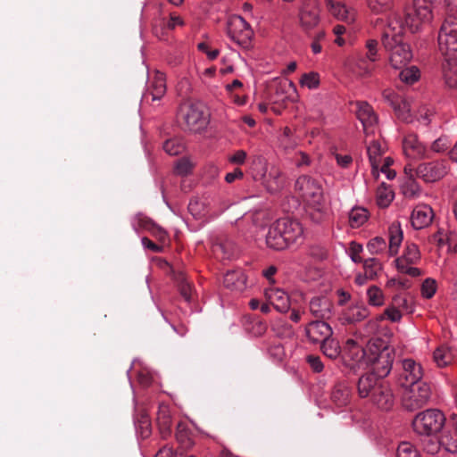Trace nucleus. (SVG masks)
<instances>
[{"label": "nucleus", "instance_id": "nucleus-1", "mask_svg": "<svg viewBox=\"0 0 457 457\" xmlns=\"http://www.w3.org/2000/svg\"><path fill=\"white\" fill-rule=\"evenodd\" d=\"M210 120V109L201 101L187 100L178 107L177 122L184 131L202 133L208 128Z\"/></svg>", "mask_w": 457, "mask_h": 457}, {"label": "nucleus", "instance_id": "nucleus-2", "mask_svg": "<svg viewBox=\"0 0 457 457\" xmlns=\"http://www.w3.org/2000/svg\"><path fill=\"white\" fill-rule=\"evenodd\" d=\"M395 357L394 347L381 337H372L368 341V362L372 371L380 378H386L391 371Z\"/></svg>", "mask_w": 457, "mask_h": 457}, {"label": "nucleus", "instance_id": "nucleus-3", "mask_svg": "<svg viewBox=\"0 0 457 457\" xmlns=\"http://www.w3.org/2000/svg\"><path fill=\"white\" fill-rule=\"evenodd\" d=\"M381 41L389 53V62L393 68L401 69L411 60V46L403 42L400 32H395L391 25L383 31Z\"/></svg>", "mask_w": 457, "mask_h": 457}, {"label": "nucleus", "instance_id": "nucleus-4", "mask_svg": "<svg viewBox=\"0 0 457 457\" xmlns=\"http://www.w3.org/2000/svg\"><path fill=\"white\" fill-rule=\"evenodd\" d=\"M433 390L430 383L420 382L404 387L401 403L404 410L414 411L427 406L432 398Z\"/></svg>", "mask_w": 457, "mask_h": 457}, {"label": "nucleus", "instance_id": "nucleus-5", "mask_svg": "<svg viewBox=\"0 0 457 457\" xmlns=\"http://www.w3.org/2000/svg\"><path fill=\"white\" fill-rule=\"evenodd\" d=\"M445 423V417L441 411L427 409L415 416L412 428L419 435L431 436L440 432Z\"/></svg>", "mask_w": 457, "mask_h": 457}, {"label": "nucleus", "instance_id": "nucleus-6", "mask_svg": "<svg viewBox=\"0 0 457 457\" xmlns=\"http://www.w3.org/2000/svg\"><path fill=\"white\" fill-rule=\"evenodd\" d=\"M438 46L440 52L449 59H457V18L448 15L444 20L439 33Z\"/></svg>", "mask_w": 457, "mask_h": 457}, {"label": "nucleus", "instance_id": "nucleus-7", "mask_svg": "<svg viewBox=\"0 0 457 457\" xmlns=\"http://www.w3.org/2000/svg\"><path fill=\"white\" fill-rule=\"evenodd\" d=\"M430 0H413L411 6L406 8L404 21L411 32L418 31L421 25L432 20Z\"/></svg>", "mask_w": 457, "mask_h": 457}, {"label": "nucleus", "instance_id": "nucleus-8", "mask_svg": "<svg viewBox=\"0 0 457 457\" xmlns=\"http://www.w3.org/2000/svg\"><path fill=\"white\" fill-rule=\"evenodd\" d=\"M295 191H297L307 204L319 206L324 202L323 189L320 183L315 179L302 175L295 181Z\"/></svg>", "mask_w": 457, "mask_h": 457}, {"label": "nucleus", "instance_id": "nucleus-9", "mask_svg": "<svg viewBox=\"0 0 457 457\" xmlns=\"http://www.w3.org/2000/svg\"><path fill=\"white\" fill-rule=\"evenodd\" d=\"M228 35L237 45L248 48L253 37V31L241 16H234L228 22Z\"/></svg>", "mask_w": 457, "mask_h": 457}, {"label": "nucleus", "instance_id": "nucleus-10", "mask_svg": "<svg viewBox=\"0 0 457 457\" xmlns=\"http://www.w3.org/2000/svg\"><path fill=\"white\" fill-rule=\"evenodd\" d=\"M424 370L420 363L413 359L402 361V370L398 375V383L402 387H406L422 382Z\"/></svg>", "mask_w": 457, "mask_h": 457}, {"label": "nucleus", "instance_id": "nucleus-11", "mask_svg": "<svg viewBox=\"0 0 457 457\" xmlns=\"http://www.w3.org/2000/svg\"><path fill=\"white\" fill-rule=\"evenodd\" d=\"M382 96L394 109L396 117L403 122L412 121L410 103L393 89L386 88L382 92Z\"/></svg>", "mask_w": 457, "mask_h": 457}, {"label": "nucleus", "instance_id": "nucleus-12", "mask_svg": "<svg viewBox=\"0 0 457 457\" xmlns=\"http://www.w3.org/2000/svg\"><path fill=\"white\" fill-rule=\"evenodd\" d=\"M447 172L448 167L445 161L423 162L415 169V175L428 183L441 179Z\"/></svg>", "mask_w": 457, "mask_h": 457}, {"label": "nucleus", "instance_id": "nucleus-13", "mask_svg": "<svg viewBox=\"0 0 457 457\" xmlns=\"http://www.w3.org/2000/svg\"><path fill=\"white\" fill-rule=\"evenodd\" d=\"M276 221L278 227H280L281 233L288 247L303 238V228L297 220L284 217L278 219Z\"/></svg>", "mask_w": 457, "mask_h": 457}, {"label": "nucleus", "instance_id": "nucleus-14", "mask_svg": "<svg viewBox=\"0 0 457 457\" xmlns=\"http://www.w3.org/2000/svg\"><path fill=\"white\" fill-rule=\"evenodd\" d=\"M344 360L345 363L353 368L355 365L368 362V344L363 348L358 345L353 339H348L345 342L344 349Z\"/></svg>", "mask_w": 457, "mask_h": 457}, {"label": "nucleus", "instance_id": "nucleus-15", "mask_svg": "<svg viewBox=\"0 0 457 457\" xmlns=\"http://www.w3.org/2000/svg\"><path fill=\"white\" fill-rule=\"evenodd\" d=\"M299 24L305 33H310L320 24V9L312 3H304L298 12Z\"/></svg>", "mask_w": 457, "mask_h": 457}, {"label": "nucleus", "instance_id": "nucleus-16", "mask_svg": "<svg viewBox=\"0 0 457 457\" xmlns=\"http://www.w3.org/2000/svg\"><path fill=\"white\" fill-rule=\"evenodd\" d=\"M332 333L331 327L324 320L311 321L305 326V336L312 344L325 341L332 336Z\"/></svg>", "mask_w": 457, "mask_h": 457}, {"label": "nucleus", "instance_id": "nucleus-17", "mask_svg": "<svg viewBox=\"0 0 457 457\" xmlns=\"http://www.w3.org/2000/svg\"><path fill=\"white\" fill-rule=\"evenodd\" d=\"M370 400L374 405L383 411L391 410L395 403V396L389 384L385 381L378 385Z\"/></svg>", "mask_w": 457, "mask_h": 457}, {"label": "nucleus", "instance_id": "nucleus-18", "mask_svg": "<svg viewBox=\"0 0 457 457\" xmlns=\"http://www.w3.org/2000/svg\"><path fill=\"white\" fill-rule=\"evenodd\" d=\"M385 142L380 139H372L367 143V154L371 166V174L377 179L379 175L381 157L386 153Z\"/></svg>", "mask_w": 457, "mask_h": 457}, {"label": "nucleus", "instance_id": "nucleus-19", "mask_svg": "<svg viewBox=\"0 0 457 457\" xmlns=\"http://www.w3.org/2000/svg\"><path fill=\"white\" fill-rule=\"evenodd\" d=\"M435 213L428 204L417 205L411 214V223L414 229L428 228L433 221Z\"/></svg>", "mask_w": 457, "mask_h": 457}, {"label": "nucleus", "instance_id": "nucleus-20", "mask_svg": "<svg viewBox=\"0 0 457 457\" xmlns=\"http://www.w3.org/2000/svg\"><path fill=\"white\" fill-rule=\"evenodd\" d=\"M333 303L327 296L313 297L309 303L312 315L319 320H328L333 314Z\"/></svg>", "mask_w": 457, "mask_h": 457}, {"label": "nucleus", "instance_id": "nucleus-21", "mask_svg": "<svg viewBox=\"0 0 457 457\" xmlns=\"http://www.w3.org/2000/svg\"><path fill=\"white\" fill-rule=\"evenodd\" d=\"M177 288L179 293L180 299L186 303H190L193 298L192 284L187 280L186 274L179 267L175 269L173 264V287Z\"/></svg>", "mask_w": 457, "mask_h": 457}, {"label": "nucleus", "instance_id": "nucleus-22", "mask_svg": "<svg viewBox=\"0 0 457 457\" xmlns=\"http://www.w3.org/2000/svg\"><path fill=\"white\" fill-rule=\"evenodd\" d=\"M357 106L356 116L361 122L364 132L367 135L373 133L374 127L378 123V116L374 112L373 108L367 102H358Z\"/></svg>", "mask_w": 457, "mask_h": 457}, {"label": "nucleus", "instance_id": "nucleus-23", "mask_svg": "<svg viewBox=\"0 0 457 457\" xmlns=\"http://www.w3.org/2000/svg\"><path fill=\"white\" fill-rule=\"evenodd\" d=\"M384 382L383 378L376 376V374L368 372L362 375L357 383V390L360 397L370 398L372 393H375V388Z\"/></svg>", "mask_w": 457, "mask_h": 457}, {"label": "nucleus", "instance_id": "nucleus-24", "mask_svg": "<svg viewBox=\"0 0 457 457\" xmlns=\"http://www.w3.org/2000/svg\"><path fill=\"white\" fill-rule=\"evenodd\" d=\"M403 148L405 155L409 158L419 159L426 155V146L419 140L416 134H409L404 137Z\"/></svg>", "mask_w": 457, "mask_h": 457}, {"label": "nucleus", "instance_id": "nucleus-25", "mask_svg": "<svg viewBox=\"0 0 457 457\" xmlns=\"http://www.w3.org/2000/svg\"><path fill=\"white\" fill-rule=\"evenodd\" d=\"M270 303L279 312L285 313L290 308L289 295L280 288H270L266 291Z\"/></svg>", "mask_w": 457, "mask_h": 457}, {"label": "nucleus", "instance_id": "nucleus-26", "mask_svg": "<svg viewBox=\"0 0 457 457\" xmlns=\"http://www.w3.org/2000/svg\"><path fill=\"white\" fill-rule=\"evenodd\" d=\"M265 242L267 247L274 251H282L288 248L277 221L270 226L265 237Z\"/></svg>", "mask_w": 457, "mask_h": 457}, {"label": "nucleus", "instance_id": "nucleus-27", "mask_svg": "<svg viewBox=\"0 0 457 457\" xmlns=\"http://www.w3.org/2000/svg\"><path fill=\"white\" fill-rule=\"evenodd\" d=\"M157 426L162 438H169L171 435V414L168 403H161L157 411Z\"/></svg>", "mask_w": 457, "mask_h": 457}, {"label": "nucleus", "instance_id": "nucleus-28", "mask_svg": "<svg viewBox=\"0 0 457 457\" xmlns=\"http://www.w3.org/2000/svg\"><path fill=\"white\" fill-rule=\"evenodd\" d=\"M223 285L232 292L241 293L246 287V277L242 270L228 271L224 275Z\"/></svg>", "mask_w": 457, "mask_h": 457}, {"label": "nucleus", "instance_id": "nucleus-29", "mask_svg": "<svg viewBox=\"0 0 457 457\" xmlns=\"http://www.w3.org/2000/svg\"><path fill=\"white\" fill-rule=\"evenodd\" d=\"M134 227L136 229L141 228L149 231L153 236L158 238L160 241L164 240L167 237V232L164 231L161 227L156 225L150 218L139 213L135 217Z\"/></svg>", "mask_w": 457, "mask_h": 457}, {"label": "nucleus", "instance_id": "nucleus-30", "mask_svg": "<svg viewBox=\"0 0 457 457\" xmlns=\"http://www.w3.org/2000/svg\"><path fill=\"white\" fill-rule=\"evenodd\" d=\"M176 441L178 446L174 453H187L194 445V441L191 437V432L183 422H179L177 426Z\"/></svg>", "mask_w": 457, "mask_h": 457}, {"label": "nucleus", "instance_id": "nucleus-31", "mask_svg": "<svg viewBox=\"0 0 457 457\" xmlns=\"http://www.w3.org/2000/svg\"><path fill=\"white\" fill-rule=\"evenodd\" d=\"M328 5L329 6V12L337 19L348 23L354 21L356 15L354 9L347 7L345 4L335 3L331 0L328 1Z\"/></svg>", "mask_w": 457, "mask_h": 457}, {"label": "nucleus", "instance_id": "nucleus-32", "mask_svg": "<svg viewBox=\"0 0 457 457\" xmlns=\"http://www.w3.org/2000/svg\"><path fill=\"white\" fill-rule=\"evenodd\" d=\"M331 400L338 407L347 405L351 400V389L345 382L335 385L331 392Z\"/></svg>", "mask_w": 457, "mask_h": 457}, {"label": "nucleus", "instance_id": "nucleus-33", "mask_svg": "<svg viewBox=\"0 0 457 457\" xmlns=\"http://www.w3.org/2000/svg\"><path fill=\"white\" fill-rule=\"evenodd\" d=\"M212 252L217 258L229 260L236 253V246L232 241L224 239L212 245Z\"/></svg>", "mask_w": 457, "mask_h": 457}, {"label": "nucleus", "instance_id": "nucleus-34", "mask_svg": "<svg viewBox=\"0 0 457 457\" xmlns=\"http://www.w3.org/2000/svg\"><path fill=\"white\" fill-rule=\"evenodd\" d=\"M267 170V162L262 156L256 155L252 158L248 172L253 180H262L266 176Z\"/></svg>", "mask_w": 457, "mask_h": 457}, {"label": "nucleus", "instance_id": "nucleus-35", "mask_svg": "<svg viewBox=\"0 0 457 457\" xmlns=\"http://www.w3.org/2000/svg\"><path fill=\"white\" fill-rule=\"evenodd\" d=\"M245 330L253 337H262L267 331V323L257 317H245L244 320Z\"/></svg>", "mask_w": 457, "mask_h": 457}, {"label": "nucleus", "instance_id": "nucleus-36", "mask_svg": "<svg viewBox=\"0 0 457 457\" xmlns=\"http://www.w3.org/2000/svg\"><path fill=\"white\" fill-rule=\"evenodd\" d=\"M370 315L369 309L363 304L351 305L344 312V319L347 323L360 322Z\"/></svg>", "mask_w": 457, "mask_h": 457}, {"label": "nucleus", "instance_id": "nucleus-37", "mask_svg": "<svg viewBox=\"0 0 457 457\" xmlns=\"http://www.w3.org/2000/svg\"><path fill=\"white\" fill-rule=\"evenodd\" d=\"M195 167V162L190 156L185 155L173 160V173L185 177L191 175Z\"/></svg>", "mask_w": 457, "mask_h": 457}, {"label": "nucleus", "instance_id": "nucleus-38", "mask_svg": "<svg viewBox=\"0 0 457 457\" xmlns=\"http://www.w3.org/2000/svg\"><path fill=\"white\" fill-rule=\"evenodd\" d=\"M285 178L278 169H271L268 179L265 180V187L270 193H277L283 189Z\"/></svg>", "mask_w": 457, "mask_h": 457}, {"label": "nucleus", "instance_id": "nucleus-39", "mask_svg": "<svg viewBox=\"0 0 457 457\" xmlns=\"http://www.w3.org/2000/svg\"><path fill=\"white\" fill-rule=\"evenodd\" d=\"M389 233V254L394 256L397 253L398 248L403 241V231L400 223H393L388 229Z\"/></svg>", "mask_w": 457, "mask_h": 457}, {"label": "nucleus", "instance_id": "nucleus-40", "mask_svg": "<svg viewBox=\"0 0 457 457\" xmlns=\"http://www.w3.org/2000/svg\"><path fill=\"white\" fill-rule=\"evenodd\" d=\"M451 59H447L442 65L443 78L445 83L450 88L457 87V64L451 62Z\"/></svg>", "mask_w": 457, "mask_h": 457}, {"label": "nucleus", "instance_id": "nucleus-41", "mask_svg": "<svg viewBox=\"0 0 457 457\" xmlns=\"http://www.w3.org/2000/svg\"><path fill=\"white\" fill-rule=\"evenodd\" d=\"M370 212L363 207H353L349 212V225L353 228L362 226L369 219Z\"/></svg>", "mask_w": 457, "mask_h": 457}, {"label": "nucleus", "instance_id": "nucleus-42", "mask_svg": "<svg viewBox=\"0 0 457 457\" xmlns=\"http://www.w3.org/2000/svg\"><path fill=\"white\" fill-rule=\"evenodd\" d=\"M433 360L437 367L445 368L452 363L453 355L449 347L441 345L434 351Z\"/></svg>", "mask_w": 457, "mask_h": 457}, {"label": "nucleus", "instance_id": "nucleus-43", "mask_svg": "<svg viewBox=\"0 0 457 457\" xmlns=\"http://www.w3.org/2000/svg\"><path fill=\"white\" fill-rule=\"evenodd\" d=\"M166 91V83L164 75L161 72H157L151 84L152 100L160 99Z\"/></svg>", "mask_w": 457, "mask_h": 457}, {"label": "nucleus", "instance_id": "nucleus-44", "mask_svg": "<svg viewBox=\"0 0 457 457\" xmlns=\"http://www.w3.org/2000/svg\"><path fill=\"white\" fill-rule=\"evenodd\" d=\"M403 195L407 198H416L420 195L421 189L414 177H407L401 186Z\"/></svg>", "mask_w": 457, "mask_h": 457}, {"label": "nucleus", "instance_id": "nucleus-45", "mask_svg": "<svg viewBox=\"0 0 457 457\" xmlns=\"http://www.w3.org/2000/svg\"><path fill=\"white\" fill-rule=\"evenodd\" d=\"M362 262L365 278L370 280H374L378 277V272L382 270L381 262L376 258H369Z\"/></svg>", "mask_w": 457, "mask_h": 457}, {"label": "nucleus", "instance_id": "nucleus-46", "mask_svg": "<svg viewBox=\"0 0 457 457\" xmlns=\"http://www.w3.org/2000/svg\"><path fill=\"white\" fill-rule=\"evenodd\" d=\"M394 192L382 183L377 190V204L381 208L387 207L394 199Z\"/></svg>", "mask_w": 457, "mask_h": 457}, {"label": "nucleus", "instance_id": "nucleus-47", "mask_svg": "<svg viewBox=\"0 0 457 457\" xmlns=\"http://www.w3.org/2000/svg\"><path fill=\"white\" fill-rule=\"evenodd\" d=\"M306 212L309 218L316 224L321 223L327 216L325 203L321 202L319 206L307 204Z\"/></svg>", "mask_w": 457, "mask_h": 457}, {"label": "nucleus", "instance_id": "nucleus-48", "mask_svg": "<svg viewBox=\"0 0 457 457\" xmlns=\"http://www.w3.org/2000/svg\"><path fill=\"white\" fill-rule=\"evenodd\" d=\"M367 301L371 306L379 307L385 303L383 291L377 286H371L367 289Z\"/></svg>", "mask_w": 457, "mask_h": 457}, {"label": "nucleus", "instance_id": "nucleus-49", "mask_svg": "<svg viewBox=\"0 0 457 457\" xmlns=\"http://www.w3.org/2000/svg\"><path fill=\"white\" fill-rule=\"evenodd\" d=\"M321 351L322 353L328 357L329 359H336L340 353V346L337 340L328 337L325 341L321 343Z\"/></svg>", "mask_w": 457, "mask_h": 457}, {"label": "nucleus", "instance_id": "nucleus-50", "mask_svg": "<svg viewBox=\"0 0 457 457\" xmlns=\"http://www.w3.org/2000/svg\"><path fill=\"white\" fill-rule=\"evenodd\" d=\"M420 77V70L416 66H411L403 69L399 73L401 81L407 85H412L419 80Z\"/></svg>", "mask_w": 457, "mask_h": 457}, {"label": "nucleus", "instance_id": "nucleus-51", "mask_svg": "<svg viewBox=\"0 0 457 457\" xmlns=\"http://www.w3.org/2000/svg\"><path fill=\"white\" fill-rule=\"evenodd\" d=\"M392 304L400 310V312H405L406 313H412L414 311L413 301L411 298H408L404 295H395L393 298Z\"/></svg>", "mask_w": 457, "mask_h": 457}, {"label": "nucleus", "instance_id": "nucleus-52", "mask_svg": "<svg viewBox=\"0 0 457 457\" xmlns=\"http://www.w3.org/2000/svg\"><path fill=\"white\" fill-rule=\"evenodd\" d=\"M394 0H367L370 10L374 13H384L392 9Z\"/></svg>", "mask_w": 457, "mask_h": 457}, {"label": "nucleus", "instance_id": "nucleus-53", "mask_svg": "<svg viewBox=\"0 0 457 457\" xmlns=\"http://www.w3.org/2000/svg\"><path fill=\"white\" fill-rule=\"evenodd\" d=\"M278 337H290L293 336V328L284 320L276 321L271 328Z\"/></svg>", "mask_w": 457, "mask_h": 457}, {"label": "nucleus", "instance_id": "nucleus-54", "mask_svg": "<svg viewBox=\"0 0 457 457\" xmlns=\"http://www.w3.org/2000/svg\"><path fill=\"white\" fill-rule=\"evenodd\" d=\"M299 82L302 87H306L309 89L317 88L320 85V75L314 71L303 73Z\"/></svg>", "mask_w": 457, "mask_h": 457}, {"label": "nucleus", "instance_id": "nucleus-55", "mask_svg": "<svg viewBox=\"0 0 457 457\" xmlns=\"http://www.w3.org/2000/svg\"><path fill=\"white\" fill-rule=\"evenodd\" d=\"M270 357L276 362H282L286 358L284 345L281 343H273L268 348Z\"/></svg>", "mask_w": 457, "mask_h": 457}, {"label": "nucleus", "instance_id": "nucleus-56", "mask_svg": "<svg viewBox=\"0 0 457 457\" xmlns=\"http://www.w3.org/2000/svg\"><path fill=\"white\" fill-rule=\"evenodd\" d=\"M403 260L409 261V262L416 263L420 259V253L416 244H407L403 255L400 257Z\"/></svg>", "mask_w": 457, "mask_h": 457}, {"label": "nucleus", "instance_id": "nucleus-57", "mask_svg": "<svg viewBox=\"0 0 457 457\" xmlns=\"http://www.w3.org/2000/svg\"><path fill=\"white\" fill-rule=\"evenodd\" d=\"M437 285L436 281L434 278H426L421 285V295L426 299L432 298L436 292Z\"/></svg>", "mask_w": 457, "mask_h": 457}, {"label": "nucleus", "instance_id": "nucleus-58", "mask_svg": "<svg viewBox=\"0 0 457 457\" xmlns=\"http://www.w3.org/2000/svg\"><path fill=\"white\" fill-rule=\"evenodd\" d=\"M397 457H420L413 445L409 442H402L397 447Z\"/></svg>", "mask_w": 457, "mask_h": 457}, {"label": "nucleus", "instance_id": "nucleus-59", "mask_svg": "<svg viewBox=\"0 0 457 457\" xmlns=\"http://www.w3.org/2000/svg\"><path fill=\"white\" fill-rule=\"evenodd\" d=\"M403 317L400 310L396 309L393 304L386 307L383 313L378 315V320H384L385 319L389 320L392 322H399Z\"/></svg>", "mask_w": 457, "mask_h": 457}, {"label": "nucleus", "instance_id": "nucleus-60", "mask_svg": "<svg viewBox=\"0 0 457 457\" xmlns=\"http://www.w3.org/2000/svg\"><path fill=\"white\" fill-rule=\"evenodd\" d=\"M386 248V242L382 237H376L367 244V249L371 254H378Z\"/></svg>", "mask_w": 457, "mask_h": 457}, {"label": "nucleus", "instance_id": "nucleus-61", "mask_svg": "<svg viewBox=\"0 0 457 457\" xmlns=\"http://www.w3.org/2000/svg\"><path fill=\"white\" fill-rule=\"evenodd\" d=\"M439 444L446 452L451 453H457V438H453L451 434H444L439 439Z\"/></svg>", "mask_w": 457, "mask_h": 457}, {"label": "nucleus", "instance_id": "nucleus-62", "mask_svg": "<svg viewBox=\"0 0 457 457\" xmlns=\"http://www.w3.org/2000/svg\"><path fill=\"white\" fill-rule=\"evenodd\" d=\"M451 142L447 136H441L431 145V150L435 153H444L449 149Z\"/></svg>", "mask_w": 457, "mask_h": 457}, {"label": "nucleus", "instance_id": "nucleus-63", "mask_svg": "<svg viewBox=\"0 0 457 457\" xmlns=\"http://www.w3.org/2000/svg\"><path fill=\"white\" fill-rule=\"evenodd\" d=\"M297 145V141L295 137H278V146L285 152H289L294 150Z\"/></svg>", "mask_w": 457, "mask_h": 457}, {"label": "nucleus", "instance_id": "nucleus-64", "mask_svg": "<svg viewBox=\"0 0 457 457\" xmlns=\"http://www.w3.org/2000/svg\"><path fill=\"white\" fill-rule=\"evenodd\" d=\"M367 48V58L370 62H376L378 60V41L375 39H369L366 42Z\"/></svg>", "mask_w": 457, "mask_h": 457}]
</instances>
